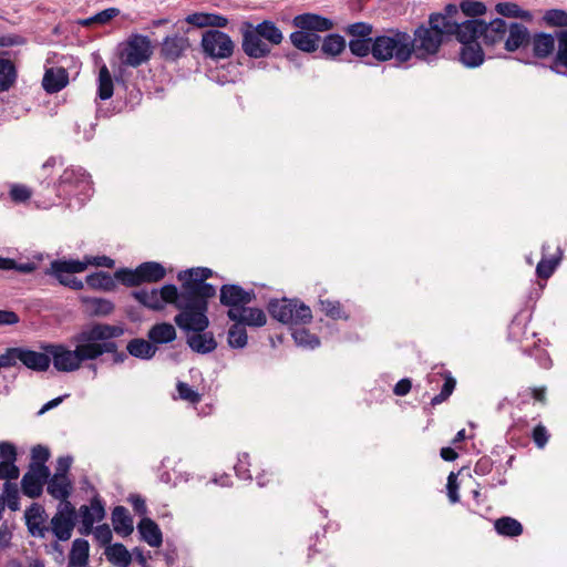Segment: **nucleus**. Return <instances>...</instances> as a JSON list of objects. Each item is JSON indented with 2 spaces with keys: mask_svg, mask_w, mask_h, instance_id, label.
Segmentation results:
<instances>
[{
  "mask_svg": "<svg viewBox=\"0 0 567 567\" xmlns=\"http://www.w3.org/2000/svg\"><path fill=\"white\" fill-rule=\"evenodd\" d=\"M50 457L51 452L48 446L38 444L31 449L27 470L19 484L23 496H42L44 487L52 497L72 496L74 482L70 478L69 473L73 457L71 455L59 456L53 473L47 465Z\"/></svg>",
  "mask_w": 567,
  "mask_h": 567,
  "instance_id": "f257e3e1",
  "label": "nucleus"
},
{
  "mask_svg": "<svg viewBox=\"0 0 567 567\" xmlns=\"http://www.w3.org/2000/svg\"><path fill=\"white\" fill-rule=\"evenodd\" d=\"M239 33L243 52L254 60L268 58L272 49L285 40L281 29L272 20H262L259 23L245 20L239 25Z\"/></svg>",
  "mask_w": 567,
  "mask_h": 567,
  "instance_id": "f03ea898",
  "label": "nucleus"
},
{
  "mask_svg": "<svg viewBox=\"0 0 567 567\" xmlns=\"http://www.w3.org/2000/svg\"><path fill=\"white\" fill-rule=\"evenodd\" d=\"M181 282V291L173 284L165 285L158 289L161 305L169 303L179 310L174 318V322L183 331H202L207 329L209 327L207 315H204L202 306H198L193 295H186L187 289L184 287V281Z\"/></svg>",
  "mask_w": 567,
  "mask_h": 567,
  "instance_id": "7ed1b4c3",
  "label": "nucleus"
},
{
  "mask_svg": "<svg viewBox=\"0 0 567 567\" xmlns=\"http://www.w3.org/2000/svg\"><path fill=\"white\" fill-rule=\"evenodd\" d=\"M292 25L298 30L290 33L291 44L306 53H313L319 49L321 37L317 32H326L333 29L331 19L317 13H301L292 19Z\"/></svg>",
  "mask_w": 567,
  "mask_h": 567,
  "instance_id": "20e7f679",
  "label": "nucleus"
},
{
  "mask_svg": "<svg viewBox=\"0 0 567 567\" xmlns=\"http://www.w3.org/2000/svg\"><path fill=\"white\" fill-rule=\"evenodd\" d=\"M74 349L71 350L64 344L42 343L41 350L50 355V362L60 372H73L82 367L83 362L90 361L83 330L71 338Z\"/></svg>",
  "mask_w": 567,
  "mask_h": 567,
  "instance_id": "39448f33",
  "label": "nucleus"
},
{
  "mask_svg": "<svg viewBox=\"0 0 567 567\" xmlns=\"http://www.w3.org/2000/svg\"><path fill=\"white\" fill-rule=\"evenodd\" d=\"M410 33L399 29H390L385 34L374 37L373 58L378 62L394 60L404 64L412 59Z\"/></svg>",
  "mask_w": 567,
  "mask_h": 567,
  "instance_id": "423d86ee",
  "label": "nucleus"
},
{
  "mask_svg": "<svg viewBox=\"0 0 567 567\" xmlns=\"http://www.w3.org/2000/svg\"><path fill=\"white\" fill-rule=\"evenodd\" d=\"M90 361H94L105 353L113 354L118 351L117 343L114 339L124 334L121 326L94 322L82 329Z\"/></svg>",
  "mask_w": 567,
  "mask_h": 567,
  "instance_id": "0eeeda50",
  "label": "nucleus"
},
{
  "mask_svg": "<svg viewBox=\"0 0 567 567\" xmlns=\"http://www.w3.org/2000/svg\"><path fill=\"white\" fill-rule=\"evenodd\" d=\"M213 276V270L206 267L190 268L178 272L177 279L184 281L186 295H193L198 306H202L204 315L208 311V300L216 295V288L206 282Z\"/></svg>",
  "mask_w": 567,
  "mask_h": 567,
  "instance_id": "6e6552de",
  "label": "nucleus"
},
{
  "mask_svg": "<svg viewBox=\"0 0 567 567\" xmlns=\"http://www.w3.org/2000/svg\"><path fill=\"white\" fill-rule=\"evenodd\" d=\"M267 309L274 319L284 324H306L312 320L310 307L299 299H272Z\"/></svg>",
  "mask_w": 567,
  "mask_h": 567,
  "instance_id": "1a4fd4ad",
  "label": "nucleus"
},
{
  "mask_svg": "<svg viewBox=\"0 0 567 567\" xmlns=\"http://www.w3.org/2000/svg\"><path fill=\"white\" fill-rule=\"evenodd\" d=\"M445 40L434 30L421 23L410 34V48L412 47V58L424 62H432L437 59V54Z\"/></svg>",
  "mask_w": 567,
  "mask_h": 567,
  "instance_id": "9d476101",
  "label": "nucleus"
},
{
  "mask_svg": "<svg viewBox=\"0 0 567 567\" xmlns=\"http://www.w3.org/2000/svg\"><path fill=\"white\" fill-rule=\"evenodd\" d=\"M153 55V45L147 35L132 33L118 45L121 63L130 68H138L147 63Z\"/></svg>",
  "mask_w": 567,
  "mask_h": 567,
  "instance_id": "9b49d317",
  "label": "nucleus"
},
{
  "mask_svg": "<svg viewBox=\"0 0 567 567\" xmlns=\"http://www.w3.org/2000/svg\"><path fill=\"white\" fill-rule=\"evenodd\" d=\"M86 269V264L74 259H55L51 261L45 275L54 277L60 285L73 290H82L84 284L82 280L72 277L73 274L82 272Z\"/></svg>",
  "mask_w": 567,
  "mask_h": 567,
  "instance_id": "f8f14e48",
  "label": "nucleus"
},
{
  "mask_svg": "<svg viewBox=\"0 0 567 567\" xmlns=\"http://www.w3.org/2000/svg\"><path fill=\"white\" fill-rule=\"evenodd\" d=\"M200 45L204 54L214 60L228 59L234 54L235 50L233 39L227 33L217 29L206 30L202 35Z\"/></svg>",
  "mask_w": 567,
  "mask_h": 567,
  "instance_id": "ddd939ff",
  "label": "nucleus"
},
{
  "mask_svg": "<svg viewBox=\"0 0 567 567\" xmlns=\"http://www.w3.org/2000/svg\"><path fill=\"white\" fill-rule=\"evenodd\" d=\"M8 351L12 367H14L18 361L25 368L35 372H44L50 367V355L45 351L38 352L23 347L8 348Z\"/></svg>",
  "mask_w": 567,
  "mask_h": 567,
  "instance_id": "4468645a",
  "label": "nucleus"
},
{
  "mask_svg": "<svg viewBox=\"0 0 567 567\" xmlns=\"http://www.w3.org/2000/svg\"><path fill=\"white\" fill-rule=\"evenodd\" d=\"M62 499L64 501L63 507L52 517L49 530H51L59 540L64 542L71 538L72 530L75 526L76 512L68 498Z\"/></svg>",
  "mask_w": 567,
  "mask_h": 567,
  "instance_id": "2eb2a0df",
  "label": "nucleus"
},
{
  "mask_svg": "<svg viewBox=\"0 0 567 567\" xmlns=\"http://www.w3.org/2000/svg\"><path fill=\"white\" fill-rule=\"evenodd\" d=\"M256 298L254 290H245L241 286L235 284L223 285L220 288L219 301L223 306L238 311L252 302Z\"/></svg>",
  "mask_w": 567,
  "mask_h": 567,
  "instance_id": "dca6fc26",
  "label": "nucleus"
},
{
  "mask_svg": "<svg viewBox=\"0 0 567 567\" xmlns=\"http://www.w3.org/2000/svg\"><path fill=\"white\" fill-rule=\"evenodd\" d=\"M91 499L90 506L82 505L76 515V517H79V533L81 535H90L93 530L94 523L100 522L105 515L104 506L100 499Z\"/></svg>",
  "mask_w": 567,
  "mask_h": 567,
  "instance_id": "f3484780",
  "label": "nucleus"
},
{
  "mask_svg": "<svg viewBox=\"0 0 567 567\" xmlns=\"http://www.w3.org/2000/svg\"><path fill=\"white\" fill-rule=\"evenodd\" d=\"M190 43L187 37L173 34L164 38L159 54L166 61H176L189 49Z\"/></svg>",
  "mask_w": 567,
  "mask_h": 567,
  "instance_id": "a211bd4d",
  "label": "nucleus"
},
{
  "mask_svg": "<svg viewBox=\"0 0 567 567\" xmlns=\"http://www.w3.org/2000/svg\"><path fill=\"white\" fill-rule=\"evenodd\" d=\"M20 476V468L17 462H0V481H3V487L0 496L16 497L20 496V488L17 480Z\"/></svg>",
  "mask_w": 567,
  "mask_h": 567,
  "instance_id": "6ab92c4d",
  "label": "nucleus"
},
{
  "mask_svg": "<svg viewBox=\"0 0 567 567\" xmlns=\"http://www.w3.org/2000/svg\"><path fill=\"white\" fill-rule=\"evenodd\" d=\"M227 317L237 323L249 327H262L267 322L264 310L259 308L243 307L239 311L237 309H228Z\"/></svg>",
  "mask_w": 567,
  "mask_h": 567,
  "instance_id": "aec40b11",
  "label": "nucleus"
},
{
  "mask_svg": "<svg viewBox=\"0 0 567 567\" xmlns=\"http://www.w3.org/2000/svg\"><path fill=\"white\" fill-rule=\"evenodd\" d=\"M189 332L193 333L187 336L186 343L194 352L207 354L216 350L218 343L212 331L203 329L202 331L189 330Z\"/></svg>",
  "mask_w": 567,
  "mask_h": 567,
  "instance_id": "412c9836",
  "label": "nucleus"
},
{
  "mask_svg": "<svg viewBox=\"0 0 567 567\" xmlns=\"http://www.w3.org/2000/svg\"><path fill=\"white\" fill-rule=\"evenodd\" d=\"M47 514L42 506L32 504L25 511V523L29 533L34 537H44L45 533L49 532V527L45 526Z\"/></svg>",
  "mask_w": 567,
  "mask_h": 567,
  "instance_id": "4be33fe9",
  "label": "nucleus"
},
{
  "mask_svg": "<svg viewBox=\"0 0 567 567\" xmlns=\"http://www.w3.org/2000/svg\"><path fill=\"white\" fill-rule=\"evenodd\" d=\"M529 41L530 34L524 24L512 22L507 25V34L504 43L507 51L514 52L519 48L528 44Z\"/></svg>",
  "mask_w": 567,
  "mask_h": 567,
  "instance_id": "5701e85b",
  "label": "nucleus"
},
{
  "mask_svg": "<svg viewBox=\"0 0 567 567\" xmlns=\"http://www.w3.org/2000/svg\"><path fill=\"white\" fill-rule=\"evenodd\" d=\"M507 23L501 18H496L489 23L483 21L482 39L486 45H495L505 41L507 34Z\"/></svg>",
  "mask_w": 567,
  "mask_h": 567,
  "instance_id": "b1692460",
  "label": "nucleus"
},
{
  "mask_svg": "<svg viewBox=\"0 0 567 567\" xmlns=\"http://www.w3.org/2000/svg\"><path fill=\"white\" fill-rule=\"evenodd\" d=\"M482 27L483 20L480 19H470L463 22L457 20V30L453 32V35H455L461 43L477 41L478 38H482Z\"/></svg>",
  "mask_w": 567,
  "mask_h": 567,
  "instance_id": "393cba45",
  "label": "nucleus"
},
{
  "mask_svg": "<svg viewBox=\"0 0 567 567\" xmlns=\"http://www.w3.org/2000/svg\"><path fill=\"white\" fill-rule=\"evenodd\" d=\"M484 52L477 41L462 43L460 60L467 68H477L484 62Z\"/></svg>",
  "mask_w": 567,
  "mask_h": 567,
  "instance_id": "a878e982",
  "label": "nucleus"
},
{
  "mask_svg": "<svg viewBox=\"0 0 567 567\" xmlns=\"http://www.w3.org/2000/svg\"><path fill=\"white\" fill-rule=\"evenodd\" d=\"M112 525L114 532L126 537L134 530L133 518L130 512L123 506H116L112 512Z\"/></svg>",
  "mask_w": 567,
  "mask_h": 567,
  "instance_id": "bb28decb",
  "label": "nucleus"
},
{
  "mask_svg": "<svg viewBox=\"0 0 567 567\" xmlns=\"http://www.w3.org/2000/svg\"><path fill=\"white\" fill-rule=\"evenodd\" d=\"M68 82L69 74L64 69H49L44 73L42 86L48 93H56L65 87Z\"/></svg>",
  "mask_w": 567,
  "mask_h": 567,
  "instance_id": "cd10ccee",
  "label": "nucleus"
},
{
  "mask_svg": "<svg viewBox=\"0 0 567 567\" xmlns=\"http://www.w3.org/2000/svg\"><path fill=\"white\" fill-rule=\"evenodd\" d=\"M142 539L151 547H161L163 535L158 525L151 518H143L137 525Z\"/></svg>",
  "mask_w": 567,
  "mask_h": 567,
  "instance_id": "c85d7f7f",
  "label": "nucleus"
},
{
  "mask_svg": "<svg viewBox=\"0 0 567 567\" xmlns=\"http://www.w3.org/2000/svg\"><path fill=\"white\" fill-rule=\"evenodd\" d=\"M176 336L175 327L168 322L155 323L147 332V338L154 346L169 343Z\"/></svg>",
  "mask_w": 567,
  "mask_h": 567,
  "instance_id": "c756f323",
  "label": "nucleus"
},
{
  "mask_svg": "<svg viewBox=\"0 0 567 567\" xmlns=\"http://www.w3.org/2000/svg\"><path fill=\"white\" fill-rule=\"evenodd\" d=\"M126 350L134 358L150 360L156 354L157 348L150 340L135 338L128 341Z\"/></svg>",
  "mask_w": 567,
  "mask_h": 567,
  "instance_id": "7c9ffc66",
  "label": "nucleus"
},
{
  "mask_svg": "<svg viewBox=\"0 0 567 567\" xmlns=\"http://www.w3.org/2000/svg\"><path fill=\"white\" fill-rule=\"evenodd\" d=\"M59 185L82 187V190H87L90 188V175L82 168H68L60 176Z\"/></svg>",
  "mask_w": 567,
  "mask_h": 567,
  "instance_id": "2f4dec72",
  "label": "nucleus"
},
{
  "mask_svg": "<svg viewBox=\"0 0 567 567\" xmlns=\"http://www.w3.org/2000/svg\"><path fill=\"white\" fill-rule=\"evenodd\" d=\"M104 555L116 567H128L132 563V554L121 543L109 545L104 550Z\"/></svg>",
  "mask_w": 567,
  "mask_h": 567,
  "instance_id": "473e14b6",
  "label": "nucleus"
},
{
  "mask_svg": "<svg viewBox=\"0 0 567 567\" xmlns=\"http://www.w3.org/2000/svg\"><path fill=\"white\" fill-rule=\"evenodd\" d=\"M142 284L158 282L166 276L164 266L156 261H145L137 266Z\"/></svg>",
  "mask_w": 567,
  "mask_h": 567,
  "instance_id": "72a5a7b5",
  "label": "nucleus"
},
{
  "mask_svg": "<svg viewBox=\"0 0 567 567\" xmlns=\"http://www.w3.org/2000/svg\"><path fill=\"white\" fill-rule=\"evenodd\" d=\"M426 27L434 28L441 38L445 40L453 35V32L457 30V20H449L441 13L436 12L430 14Z\"/></svg>",
  "mask_w": 567,
  "mask_h": 567,
  "instance_id": "f704fd0d",
  "label": "nucleus"
},
{
  "mask_svg": "<svg viewBox=\"0 0 567 567\" xmlns=\"http://www.w3.org/2000/svg\"><path fill=\"white\" fill-rule=\"evenodd\" d=\"M347 47L346 39L338 33H330L322 39L321 52L328 58L340 55Z\"/></svg>",
  "mask_w": 567,
  "mask_h": 567,
  "instance_id": "c9c22d12",
  "label": "nucleus"
},
{
  "mask_svg": "<svg viewBox=\"0 0 567 567\" xmlns=\"http://www.w3.org/2000/svg\"><path fill=\"white\" fill-rule=\"evenodd\" d=\"M132 297L137 300L145 308L161 311L164 309V305H161V300L158 297V289H140L132 291Z\"/></svg>",
  "mask_w": 567,
  "mask_h": 567,
  "instance_id": "e433bc0d",
  "label": "nucleus"
},
{
  "mask_svg": "<svg viewBox=\"0 0 567 567\" xmlns=\"http://www.w3.org/2000/svg\"><path fill=\"white\" fill-rule=\"evenodd\" d=\"M555 49V38L549 33H536L533 37V52L537 58H546Z\"/></svg>",
  "mask_w": 567,
  "mask_h": 567,
  "instance_id": "4c0bfd02",
  "label": "nucleus"
},
{
  "mask_svg": "<svg viewBox=\"0 0 567 567\" xmlns=\"http://www.w3.org/2000/svg\"><path fill=\"white\" fill-rule=\"evenodd\" d=\"M85 281L90 288L103 291H112L116 286L114 276L112 277L105 271H96L91 274L86 276Z\"/></svg>",
  "mask_w": 567,
  "mask_h": 567,
  "instance_id": "58836bf2",
  "label": "nucleus"
},
{
  "mask_svg": "<svg viewBox=\"0 0 567 567\" xmlns=\"http://www.w3.org/2000/svg\"><path fill=\"white\" fill-rule=\"evenodd\" d=\"M114 84L112 75L105 64L100 68L97 79V96L105 101L112 97Z\"/></svg>",
  "mask_w": 567,
  "mask_h": 567,
  "instance_id": "ea45409f",
  "label": "nucleus"
},
{
  "mask_svg": "<svg viewBox=\"0 0 567 567\" xmlns=\"http://www.w3.org/2000/svg\"><path fill=\"white\" fill-rule=\"evenodd\" d=\"M494 526L496 532L503 536L516 537L523 533L522 524L508 516L496 519Z\"/></svg>",
  "mask_w": 567,
  "mask_h": 567,
  "instance_id": "a19ab883",
  "label": "nucleus"
},
{
  "mask_svg": "<svg viewBox=\"0 0 567 567\" xmlns=\"http://www.w3.org/2000/svg\"><path fill=\"white\" fill-rule=\"evenodd\" d=\"M87 310L90 316L106 317L114 310V303L104 298H89L86 299Z\"/></svg>",
  "mask_w": 567,
  "mask_h": 567,
  "instance_id": "79ce46f5",
  "label": "nucleus"
},
{
  "mask_svg": "<svg viewBox=\"0 0 567 567\" xmlns=\"http://www.w3.org/2000/svg\"><path fill=\"white\" fill-rule=\"evenodd\" d=\"M16 78L17 71L13 63L7 59H0V92L8 91Z\"/></svg>",
  "mask_w": 567,
  "mask_h": 567,
  "instance_id": "37998d69",
  "label": "nucleus"
},
{
  "mask_svg": "<svg viewBox=\"0 0 567 567\" xmlns=\"http://www.w3.org/2000/svg\"><path fill=\"white\" fill-rule=\"evenodd\" d=\"M248 337L246 328L235 322L228 330L227 342L233 349H243L247 346Z\"/></svg>",
  "mask_w": 567,
  "mask_h": 567,
  "instance_id": "c03bdc74",
  "label": "nucleus"
},
{
  "mask_svg": "<svg viewBox=\"0 0 567 567\" xmlns=\"http://www.w3.org/2000/svg\"><path fill=\"white\" fill-rule=\"evenodd\" d=\"M90 545L87 540L78 538L73 542L68 563H89Z\"/></svg>",
  "mask_w": 567,
  "mask_h": 567,
  "instance_id": "a18cd8bd",
  "label": "nucleus"
},
{
  "mask_svg": "<svg viewBox=\"0 0 567 567\" xmlns=\"http://www.w3.org/2000/svg\"><path fill=\"white\" fill-rule=\"evenodd\" d=\"M350 52L358 58H365L370 53L373 55L374 38L368 39H350Z\"/></svg>",
  "mask_w": 567,
  "mask_h": 567,
  "instance_id": "49530a36",
  "label": "nucleus"
},
{
  "mask_svg": "<svg viewBox=\"0 0 567 567\" xmlns=\"http://www.w3.org/2000/svg\"><path fill=\"white\" fill-rule=\"evenodd\" d=\"M437 375H440L441 378L444 379V384H443V386L441 389V392L432 398L431 404L433 406L437 405V404H441L442 402L447 400L449 396L453 393V391L455 389V385H456V381L451 375L450 372L439 373Z\"/></svg>",
  "mask_w": 567,
  "mask_h": 567,
  "instance_id": "de8ad7c7",
  "label": "nucleus"
},
{
  "mask_svg": "<svg viewBox=\"0 0 567 567\" xmlns=\"http://www.w3.org/2000/svg\"><path fill=\"white\" fill-rule=\"evenodd\" d=\"M114 279L118 280L126 287H137L142 285L138 268L128 269L120 268L114 272Z\"/></svg>",
  "mask_w": 567,
  "mask_h": 567,
  "instance_id": "09e8293b",
  "label": "nucleus"
},
{
  "mask_svg": "<svg viewBox=\"0 0 567 567\" xmlns=\"http://www.w3.org/2000/svg\"><path fill=\"white\" fill-rule=\"evenodd\" d=\"M344 32L351 37V39H368L372 38L373 25L368 22H354L344 28Z\"/></svg>",
  "mask_w": 567,
  "mask_h": 567,
  "instance_id": "8fccbe9b",
  "label": "nucleus"
},
{
  "mask_svg": "<svg viewBox=\"0 0 567 567\" xmlns=\"http://www.w3.org/2000/svg\"><path fill=\"white\" fill-rule=\"evenodd\" d=\"M37 266L32 261L17 262L14 259L0 257L1 270H16L21 274H31L35 270Z\"/></svg>",
  "mask_w": 567,
  "mask_h": 567,
  "instance_id": "3c124183",
  "label": "nucleus"
},
{
  "mask_svg": "<svg viewBox=\"0 0 567 567\" xmlns=\"http://www.w3.org/2000/svg\"><path fill=\"white\" fill-rule=\"evenodd\" d=\"M496 11L508 18H526L529 19L532 16L528 11L522 10L516 3L513 2H499L495 7Z\"/></svg>",
  "mask_w": 567,
  "mask_h": 567,
  "instance_id": "603ef678",
  "label": "nucleus"
},
{
  "mask_svg": "<svg viewBox=\"0 0 567 567\" xmlns=\"http://www.w3.org/2000/svg\"><path fill=\"white\" fill-rule=\"evenodd\" d=\"M295 342L301 347L316 348L320 344L319 338L305 328L296 329L292 332Z\"/></svg>",
  "mask_w": 567,
  "mask_h": 567,
  "instance_id": "864d4df0",
  "label": "nucleus"
},
{
  "mask_svg": "<svg viewBox=\"0 0 567 567\" xmlns=\"http://www.w3.org/2000/svg\"><path fill=\"white\" fill-rule=\"evenodd\" d=\"M548 27H567V12L563 9H549L543 16Z\"/></svg>",
  "mask_w": 567,
  "mask_h": 567,
  "instance_id": "5fc2aeb1",
  "label": "nucleus"
},
{
  "mask_svg": "<svg viewBox=\"0 0 567 567\" xmlns=\"http://www.w3.org/2000/svg\"><path fill=\"white\" fill-rule=\"evenodd\" d=\"M560 261V257L542 258L537 264L536 274L542 279H548L555 271Z\"/></svg>",
  "mask_w": 567,
  "mask_h": 567,
  "instance_id": "6e6d98bb",
  "label": "nucleus"
},
{
  "mask_svg": "<svg viewBox=\"0 0 567 567\" xmlns=\"http://www.w3.org/2000/svg\"><path fill=\"white\" fill-rule=\"evenodd\" d=\"M460 9L464 16L475 18L483 16L486 12V6L481 1L463 0L460 3Z\"/></svg>",
  "mask_w": 567,
  "mask_h": 567,
  "instance_id": "4d7b16f0",
  "label": "nucleus"
},
{
  "mask_svg": "<svg viewBox=\"0 0 567 567\" xmlns=\"http://www.w3.org/2000/svg\"><path fill=\"white\" fill-rule=\"evenodd\" d=\"M554 66H564L567 70V30L558 34V51L554 60Z\"/></svg>",
  "mask_w": 567,
  "mask_h": 567,
  "instance_id": "13d9d810",
  "label": "nucleus"
},
{
  "mask_svg": "<svg viewBox=\"0 0 567 567\" xmlns=\"http://www.w3.org/2000/svg\"><path fill=\"white\" fill-rule=\"evenodd\" d=\"M320 310L334 320L344 318L341 303L337 300H320Z\"/></svg>",
  "mask_w": 567,
  "mask_h": 567,
  "instance_id": "bf43d9fd",
  "label": "nucleus"
},
{
  "mask_svg": "<svg viewBox=\"0 0 567 567\" xmlns=\"http://www.w3.org/2000/svg\"><path fill=\"white\" fill-rule=\"evenodd\" d=\"M176 388L179 398L185 401L190 403H198L202 399V395L185 382L179 381Z\"/></svg>",
  "mask_w": 567,
  "mask_h": 567,
  "instance_id": "052dcab7",
  "label": "nucleus"
},
{
  "mask_svg": "<svg viewBox=\"0 0 567 567\" xmlns=\"http://www.w3.org/2000/svg\"><path fill=\"white\" fill-rule=\"evenodd\" d=\"M549 437V432L542 423L537 424L533 429L532 440L538 449H544L547 445Z\"/></svg>",
  "mask_w": 567,
  "mask_h": 567,
  "instance_id": "680f3d73",
  "label": "nucleus"
},
{
  "mask_svg": "<svg viewBox=\"0 0 567 567\" xmlns=\"http://www.w3.org/2000/svg\"><path fill=\"white\" fill-rule=\"evenodd\" d=\"M17 446L8 441L0 442V462H17Z\"/></svg>",
  "mask_w": 567,
  "mask_h": 567,
  "instance_id": "e2e57ef3",
  "label": "nucleus"
},
{
  "mask_svg": "<svg viewBox=\"0 0 567 567\" xmlns=\"http://www.w3.org/2000/svg\"><path fill=\"white\" fill-rule=\"evenodd\" d=\"M96 542L101 545V546H105V548L109 546V545H112L111 544V540H112V530L110 528L109 525L106 524H103V525H100L97 527H95L94 530H92Z\"/></svg>",
  "mask_w": 567,
  "mask_h": 567,
  "instance_id": "0e129e2a",
  "label": "nucleus"
},
{
  "mask_svg": "<svg viewBox=\"0 0 567 567\" xmlns=\"http://www.w3.org/2000/svg\"><path fill=\"white\" fill-rule=\"evenodd\" d=\"M81 264H86V268L89 266H95V267H105V268H113L115 265L114 259L107 257V256H95V257H84V260H81Z\"/></svg>",
  "mask_w": 567,
  "mask_h": 567,
  "instance_id": "69168bd1",
  "label": "nucleus"
},
{
  "mask_svg": "<svg viewBox=\"0 0 567 567\" xmlns=\"http://www.w3.org/2000/svg\"><path fill=\"white\" fill-rule=\"evenodd\" d=\"M10 197L13 202L22 203L31 197V192L24 185H13L10 189Z\"/></svg>",
  "mask_w": 567,
  "mask_h": 567,
  "instance_id": "338daca9",
  "label": "nucleus"
},
{
  "mask_svg": "<svg viewBox=\"0 0 567 567\" xmlns=\"http://www.w3.org/2000/svg\"><path fill=\"white\" fill-rule=\"evenodd\" d=\"M208 19H209V13L195 12V13L188 14L185 18V21L188 24L195 25L197 28H205V27H208Z\"/></svg>",
  "mask_w": 567,
  "mask_h": 567,
  "instance_id": "774afa93",
  "label": "nucleus"
}]
</instances>
